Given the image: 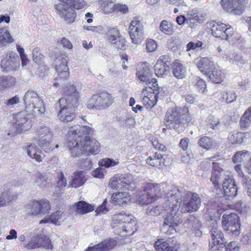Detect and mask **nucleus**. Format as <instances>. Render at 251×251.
I'll return each mask as SVG.
<instances>
[{
    "label": "nucleus",
    "mask_w": 251,
    "mask_h": 251,
    "mask_svg": "<svg viewBox=\"0 0 251 251\" xmlns=\"http://www.w3.org/2000/svg\"><path fill=\"white\" fill-rule=\"evenodd\" d=\"M15 197L9 190L4 191L0 194V207L6 205L7 203L14 200Z\"/></svg>",
    "instance_id": "ea45409f"
},
{
    "label": "nucleus",
    "mask_w": 251,
    "mask_h": 251,
    "mask_svg": "<svg viewBox=\"0 0 251 251\" xmlns=\"http://www.w3.org/2000/svg\"><path fill=\"white\" fill-rule=\"evenodd\" d=\"M68 57H59L54 60L55 69L58 73V79L65 78L69 75V68L67 66Z\"/></svg>",
    "instance_id": "4be33fe9"
},
{
    "label": "nucleus",
    "mask_w": 251,
    "mask_h": 251,
    "mask_svg": "<svg viewBox=\"0 0 251 251\" xmlns=\"http://www.w3.org/2000/svg\"><path fill=\"white\" fill-rule=\"evenodd\" d=\"M107 202V199H105L102 203L97 208L95 212L97 215L105 214L108 212V210L106 207Z\"/></svg>",
    "instance_id": "774afa93"
},
{
    "label": "nucleus",
    "mask_w": 251,
    "mask_h": 251,
    "mask_svg": "<svg viewBox=\"0 0 251 251\" xmlns=\"http://www.w3.org/2000/svg\"><path fill=\"white\" fill-rule=\"evenodd\" d=\"M107 36L108 41L113 44L116 41L119 39L121 36H119V30L116 28H110L108 30Z\"/></svg>",
    "instance_id": "8fccbe9b"
},
{
    "label": "nucleus",
    "mask_w": 251,
    "mask_h": 251,
    "mask_svg": "<svg viewBox=\"0 0 251 251\" xmlns=\"http://www.w3.org/2000/svg\"><path fill=\"white\" fill-rule=\"evenodd\" d=\"M36 135L39 146L46 152H50V140L52 137L51 129L47 126L42 125L37 128Z\"/></svg>",
    "instance_id": "9b49d317"
},
{
    "label": "nucleus",
    "mask_w": 251,
    "mask_h": 251,
    "mask_svg": "<svg viewBox=\"0 0 251 251\" xmlns=\"http://www.w3.org/2000/svg\"><path fill=\"white\" fill-rule=\"evenodd\" d=\"M197 66L201 72L206 75L211 70L214 68L213 62L208 57H201L198 59Z\"/></svg>",
    "instance_id": "c85d7f7f"
},
{
    "label": "nucleus",
    "mask_w": 251,
    "mask_h": 251,
    "mask_svg": "<svg viewBox=\"0 0 251 251\" xmlns=\"http://www.w3.org/2000/svg\"><path fill=\"white\" fill-rule=\"evenodd\" d=\"M207 124L210 127L213 129H218L220 126L219 119L216 118L212 115H210L208 117Z\"/></svg>",
    "instance_id": "4d7b16f0"
},
{
    "label": "nucleus",
    "mask_w": 251,
    "mask_h": 251,
    "mask_svg": "<svg viewBox=\"0 0 251 251\" xmlns=\"http://www.w3.org/2000/svg\"><path fill=\"white\" fill-rule=\"evenodd\" d=\"M133 182V178L130 174L115 175L111 179L109 186L113 189H128V186Z\"/></svg>",
    "instance_id": "dca6fc26"
},
{
    "label": "nucleus",
    "mask_w": 251,
    "mask_h": 251,
    "mask_svg": "<svg viewBox=\"0 0 251 251\" xmlns=\"http://www.w3.org/2000/svg\"><path fill=\"white\" fill-rule=\"evenodd\" d=\"M25 110L29 114H40L45 111L43 101L37 93L33 91H27L23 98Z\"/></svg>",
    "instance_id": "20e7f679"
},
{
    "label": "nucleus",
    "mask_w": 251,
    "mask_h": 251,
    "mask_svg": "<svg viewBox=\"0 0 251 251\" xmlns=\"http://www.w3.org/2000/svg\"><path fill=\"white\" fill-rule=\"evenodd\" d=\"M248 135L250 136L249 133H241L236 132L232 134H229L228 136V139L232 144H241L243 140V137L245 135Z\"/></svg>",
    "instance_id": "79ce46f5"
},
{
    "label": "nucleus",
    "mask_w": 251,
    "mask_h": 251,
    "mask_svg": "<svg viewBox=\"0 0 251 251\" xmlns=\"http://www.w3.org/2000/svg\"><path fill=\"white\" fill-rule=\"evenodd\" d=\"M49 219L51 223L57 225H60V223L63 221L62 219L61 212L56 211L52 213L50 216Z\"/></svg>",
    "instance_id": "3c124183"
},
{
    "label": "nucleus",
    "mask_w": 251,
    "mask_h": 251,
    "mask_svg": "<svg viewBox=\"0 0 251 251\" xmlns=\"http://www.w3.org/2000/svg\"><path fill=\"white\" fill-rule=\"evenodd\" d=\"M129 33L132 42L134 44H140L142 40L144 28L138 18H134L131 22L129 27Z\"/></svg>",
    "instance_id": "2eb2a0df"
},
{
    "label": "nucleus",
    "mask_w": 251,
    "mask_h": 251,
    "mask_svg": "<svg viewBox=\"0 0 251 251\" xmlns=\"http://www.w3.org/2000/svg\"><path fill=\"white\" fill-rule=\"evenodd\" d=\"M229 176L226 175L225 171L220 167L218 163L213 162V171L210 180L215 187L219 188L225 180V178H227Z\"/></svg>",
    "instance_id": "6ab92c4d"
},
{
    "label": "nucleus",
    "mask_w": 251,
    "mask_h": 251,
    "mask_svg": "<svg viewBox=\"0 0 251 251\" xmlns=\"http://www.w3.org/2000/svg\"><path fill=\"white\" fill-rule=\"evenodd\" d=\"M222 223L224 229L233 236H237L240 234V219L236 214L231 213L229 214H224Z\"/></svg>",
    "instance_id": "9d476101"
},
{
    "label": "nucleus",
    "mask_w": 251,
    "mask_h": 251,
    "mask_svg": "<svg viewBox=\"0 0 251 251\" xmlns=\"http://www.w3.org/2000/svg\"><path fill=\"white\" fill-rule=\"evenodd\" d=\"M50 209L48 200L34 201L28 204L26 211L30 215L41 217L48 214Z\"/></svg>",
    "instance_id": "f8f14e48"
},
{
    "label": "nucleus",
    "mask_w": 251,
    "mask_h": 251,
    "mask_svg": "<svg viewBox=\"0 0 251 251\" xmlns=\"http://www.w3.org/2000/svg\"><path fill=\"white\" fill-rule=\"evenodd\" d=\"M26 250H31L43 247L46 250L52 249L51 240L46 235L42 234H37L32 237L31 240L24 245Z\"/></svg>",
    "instance_id": "ddd939ff"
},
{
    "label": "nucleus",
    "mask_w": 251,
    "mask_h": 251,
    "mask_svg": "<svg viewBox=\"0 0 251 251\" xmlns=\"http://www.w3.org/2000/svg\"><path fill=\"white\" fill-rule=\"evenodd\" d=\"M130 200V195L128 193L124 192L113 193L110 198V201L115 205H118L124 207L126 206Z\"/></svg>",
    "instance_id": "bb28decb"
},
{
    "label": "nucleus",
    "mask_w": 251,
    "mask_h": 251,
    "mask_svg": "<svg viewBox=\"0 0 251 251\" xmlns=\"http://www.w3.org/2000/svg\"><path fill=\"white\" fill-rule=\"evenodd\" d=\"M164 157V154L156 152L152 156H150L147 159V163L151 166L160 169L163 165H167L165 164L166 158Z\"/></svg>",
    "instance_id": "c756f323"
},
{
    "label": "nucleus",
    "mask_w": 251,
    "mask_h": 251,
    "mask_svg": "<svg viewBox=\"0 0 251 251\" xmlns=\"http://www.w3.org/2000/svg\"><path fill=\"white\" fill-rule=\"evenodd\" d=\"M180 108L177 107L170 108L167 111L164 123L166 126L169 129L182 130L183 127L184 114H181Z\"/></svg>",
    "instance_id": "39448f33"
},
{
    "label": "nucleus",
    "mask_w": 251,
    "mask_h": 251,
    "mask_svg": "<svg viewBox=\"0 0 251 251\" xmlns=\"http://www.w3.org/2000/svg\"><path fill=\"white\" fill-rule=\"evenodd\" d=\"M154 68L155 74L158 77H164L167 75L169 74L170 69L169 65L164 64L160 60H158Z\"/></svg>",
    "instance_id": "c9c22d12"
},
{
    "label": "nucleus",
    "mask_w": 251,
    "mask_h": 251,
    "mask_svg": "<svg viewBox=\"0 0 251 251\" xmlns=\"http://www.w3.org/2000/svg\"><path fill=\"white\" fill-rule=\"evenodd\" d=\"M76 209L78 212L86 214L94 210V206L84 201H80L76 204Z\"/></svg>",
    "instance_id": "a19ab883"
},
{
    "label": "nucleus",
    "mask_w": 251,
    "mask_h": 251,
    "mask_svg": "<svg viewBox=\"0 0 251 251\" xmlns=\"http://www.w3.org/2000/svg\"><path fill=\"white\" fill-rule=\"evenodd\" d=\"M160 186L159 184L148 183L145 185L144 190L156 200L161 195Z\"/></svg>",
    "instance_id": "f704fd0d"
},
{
    "label": "nucleus",
    "mask_w": 251,
    "mask_h": 251,
    "mask_svg": "<svg viewBox=\"0 0 251 251\" xmlns=\"http://www.w3.org/2000/svg\"><path fill=\"white\" fill-rule=\"evenodd\" d=\"M15 82V77L12 76L0 77V86L3 88L13 86Z\"/></svg>",
    "instance_id": "c03bdc74"
},
{
    "label": "nucleus",
    "mask_w": 251,
    "mask_h": 251,
    "mask_svg": "<svg viewBox=\"0 0 251 251\" xmlns=\"http://www.w3.org/2000/svg\"><path fill=\"white\" fill-rule=\"evenodd\" d=\"M115 0H99L100 8L105 14H109L113 12L115 5L114 2Z\"/></svg>",
    "instance_id": "4c0bfd02"
},
{
    "label": "nucleus",
    "mask_w": 251,
    "mask_h": 251,
    "mask_svg": "<svg viewBox=\"0 0 251 251\" xmlns=\"http://www.w3.org/2000/svg\"><path fill=\"white\" fill-rule=\"evenodd\" d=\"M146 213L148 215L156 216L160 214V210L157 205H149L146 209Z\"/></svg>",
    "instance_id": "e2e57ef3"
},
{
    "label": "nucleus",
    "mask_w": 251,
    "mask_h": 251,
    "mask_svg": "<svg viewBox=\"0 0 251 251\" xmlns=\"http://www.w3.org/2000/svg\"><path fill=\"white\" fill-rule=\"evenodd\" d=\"M114 99L111 95L107 92H102L93 95L87 103V108L90 109H103L109 107L113 102Z\"/></svg>",
    "instance_id": "0eeeda50"
},
{
    "label": "nucleus",
    "mask_w": 251,
    "mask_h": 251,
    "mask_svg": "<svg viewBox=\"0 0 251 251\" xmlns=\"http://www.w3.org/2000/svg\"><path fill=\"white\" fill-rule=\"evenodd\" d=\"M32 179L34 180L33 184L40 188L45 187L47 184V178L40 172H37L33 175Z\"/></svg>",
    "instance_id": "58836bf2"
},
{
    "label": "nucleus",
    "mask_w": 251,
    "mask_h": 251,
    "mask_svg": "<svg viewBox=\"0 0 251 251\" xmlns=\"http://www.w3.org/2000/svg\"><path fill=\"white\" fill-rule=\"evenodd\" d=\"M160 30L164 34L171 35L173 32V26L166 20H163L159 26Z\"/></svg>",
    "instance_id": "a18cd8bd"
},
{
    "label": "nucleus",
    "mask_w": 251,
    "mask_h": 251,
    "mask_svg": "<svg viewBox=\"0 0 251 251\" xmlns=\"http://www.w3.org/2000/svg\"><path fill=\"white\" fill-rule=\"evenodd\" d=\"M65 97L60 99L55 104V108L59 109V119L63 122L73 121L76 115L74 112L78 104V93L75 87L71 84L64 88Z\"/></svg>",
    "instance_id": "f03ea898"
},
{
    "label": "nucleus",
    "mask_w": 251,
    "mask_h": 251,
    "mask_svg": "<svg viewBox=\"0 0 251 251\" xmlns=\"http://www.w3.org/2000/svg\"><path fill=\"white\" fill-rule=\"evenodd\" d=\"M182 197L181 192L177 187L173 186L170 187L164 197L163 208L168 211L164 218L162 230L167 235H175L176 228L182 222L178 213Z\"/></svg>",
    "instance_id": "f257e3e1"
},
{
    "label": "nucleus",
    "mask_w": 251,
    "mask_h": 251,
    "mask_svg": "<svg viewBox=\"0 0 251 251\" xmlns=\"http://www.w3.org/2000/svg\"><path fill=\"white\" fill-rule=\"evenodd\" d=\"M112 221L114 224L125 223V225L122 226V228L123 230L126 232H129L130 231V228H132L131 225H136L135 221L134 220L123 213L114 215L112 217Z\"/></svg>",
    "instance_id": "a878e982"
},
{
    "label": "nucleus",
    "mask_w": 251,
    "mask_h": 251,
    "mask_svg": "<svg viewBox=\"0 0 251 251\" xmlns=\"http://www.w3.org/2000/svg\"><path fill=\"white\" fill-rule=\"evenodd\" d=\"M15 127L16 128L17 132L20 133L23 131H26L29 129L31 126L27 122L25 116L22 112H20L16 115Z\"/></svg>",
    "instance_id": "cd10ccee"
},
{
    "label": "nucleus",
    "mask_w": 251,
    "mask_h": 251,
    "mask_svg": "<svg viewBox=\"0 0 251 251\" xmlns=\"http://www.w3.org/2000/svg\"><path fill=\"white\" fill-rule=\"evenodd\" d=\"M116 240L108 238L93 247H88L85 251H109L116 246Z\"/></svg>",
    "instance_id": "393cba45"
},
{
    "label": "nucleus",
    "mask_w": 251,
    "mask_h": 251,
    "mask_svg": "<svg viewBox=\"0 0 251 251\" xmlns=\"http://www.w3.org/2000/svg\"><path fill=\"white\" fill-rule=\"evenodd\" d=\"M86 180L85 173L84 171H76L74 174L71 186L74 188L79 187L82 186Z\"/></svg>",
    "instance_id": "2f4dec72"
},
{
    "label": "nucleus",
    "mask_w": 251,
    "mask_h": 251,
    "mask_svg": "<svg viewBox=\"0 0 251 251\" xmlns=\"http://www.w3.org/2000/svg\"><path fill=\"white\" fill-rule=\"evenodd\" d=\"M154 201H155L154 198H152L150 195L145 192L144 190V193L139 198V201L142 204H148Z\"/></svg>",
    "instance_id": "603ef678"
},
{
    "label": "nucleus",
    "mask_w": 251,
    "mask_h": 251,
    "mask_svg": "<svg viewBox=\"0 0 251 251\" xmlns=\"http://www.w3.org/2000/svg\"><path fill=\"white\" fill-rule=\"evenodd\" d=\"M226 55L230 60H233L235 61L237 63V64L239 66H241L243 64H244L245 63L244 59H243L242 56H241L239 54H236L234 55L233 54H232V55H230V54L226 55Z\"/></svg>",
    "instance_id": "680f3d73"
},
{
    "label": "nucleus",
    "mask_w": 251,
    "mask_h": 251,
    "mask_svg": "<svg viewBox=\"0 0 251 251\" xmlns=\"http://www.w3.org/2000/svg\"><path fill=\"white\" fill-rule=\"evenodd\" d=\"M210 227H211L210 233L213 243L214 244L225 245L227 244L226 240L224 237L223 233L219 229L218 222L215 220L212 219L210 221Z\"/></svg>",
    "instance_id": "aec40b11"
},
{
    "label": "nucleus",
    "mask_w": 251,
    "mask_h": 251,
    "mask_svg": "<svg viewBox=\"0 0 251 251\" xmlns=\"http://www.w3.org/2000/svg\"><path fill=\"white\" fill-rule=\"evenodd\" d=\"M116 240L108 238L93 247H88L85 251H109L116 246Z\"/></svg>",
    "instance_id": "b1692460"
},
{
    "label": "nucleus",
    "mask_w": 251,
    "mask_h": 251,
    "mask_svg": "<svg viewBox=\"0 0 251 251\" xmlns=\"http://www.w3.org/2000/svg\"><path fill=\"white\" fill-rule=\"evenodd\" d=\"M118 161H116L113 159L109 158L102 159L99 161V162L100 166L102 167H105L106 168L115 166L118 165Z\"/></svg>",
    "instance_id": "864d4df0"
},
{
    "label": "nucleus",
    "mask_w": 251,
    "mask_h": 251,
    "mask_svg": "<svg viewBox=\"0 0 251 251\" xmlns=\"http://www.w3.org/2000/svg\"><path fill=\"white\" fill-rule=\"evenodd\" d=\"M13 41L12 37L7 30L4 28L0 29V43L1 44L11 43Z\"/></svg>",
    "instance_id": "09e8293b"
},
{
    "label": "nucleus",
    "mask_w": 251,
    "mask_h": 251,
    "mask_svg": "<svg viewBox=\"0 0 251 251\" xmlns=\"http://www.w3.org/2000/svg\"><path fill=\"white\" fill-rule=\"evenodd\" d=\"M221 95V97L220 100H225L227 103H231L235 101L237 97L236 93L232 90L226 91Z\"/></svg>",
    "instance_id": "37998d69"
},
{
    "label": "nucleus",
    "mask_w": 251,
    "mask_h": 251,
    "mask_svg": "<svg viewBox=\"0 0 251 251\" xmlns=\"http://www.w3.org/2000/svg\"><path fill=\"white\" fill-rule=\"evenodd\" d=\"M93 132L92 128L87 126L75 125L69 130L70 135H78L80 138V144L83 146L85 153L88 155L97 154L100 151L98 142L91 138Z\"/></svg>",
    "instance_id": "7ed1b4c3"
},
{
    "label": "nucleus",
    "mask_w": 251,
    "mask_h": 251,
    "mask_svg": "<svg viewBox=\"0 0 251 251\" xmlns=\"http://www.w3.org/2000/svg\"><path fill=\"white\" fill-rule=\"evenodd\" d=\"M154 247L156 251H177L179 248L174 236L169 238L165 241L157 240L154 244Z\"/></svg>",
    "instance_id": "412c9836"
},
{
    "label": "nucleus",
    "mask_w": 251,
    "mask_h": 251,
    "mask_svg": "<svg viewBox=\"0 0 251 251\" xmlns=\"http://www.w3.org/2000/svg\"><path fill=\"white\" fill-rule=\"evenodd\" d=\"M222 184L225 196L233 198L237 195L238 189L235 181L230 176L228 177L227 178H225Z\"/></svg>",
    "instance_id": "5701e85b"
},
{
    "label": "nucleus",
    "mask_w": 251,
    "mask_h": 251,
    "mask_svg": "<svg viewBox=\"0 0 251 251\" xmlns=\"http://www.w3.org/2000/svg\"><path fill=\"white\" fill-rule=\"evenodd\" d=\"M147 86L146 87V89H150L152 90V93L153 94H155V92H160L159 89L160 88L158 86L157 80L155 78H152L151 77V79L147 82Z\"/></svg>",
    "instance_id": "5fc2aeb1"
},
{
    "label": "nucleus",
    "mask_w": 251,
    "mask_h": 251,
    "mask_svg": "<svg viewBox=\"0 0 251 251\" xmlns=\"http://www.w3.org/2000/svg\"><path fill=\"white\" fill-rule=\"evenodd\" d=\"M251 121V118L247 115H245L244 113L243 116L241 117L240 120V124L241 127H246L249 126L250 121Z\"/></svg>",
    "instance_id": "69168bd1"
},
{
    "label": "nucleus",
    "mask_w": 251,
    "mask_h": 251,
    "mask_svg": "<svg viewBox=\"0 0 251 251\" xmlns=\"http://www.w3.org/2000/svg\"><path fill=\"white\" fill-rule=\"evenodd\" d=\"M156 48L157 44L154 40L149 39L146 41V49L148 52L154 51Z\"/></svg>",
    "instance_id": "0e129e2a"
},
{
    "label": "nucleus",
    "mask_w": 251,
    "mask_h": 251,
    "mask_svg": "<svg viewBox=\"0 0 251 251\" xmlns=\"http://www.w3.org/2000/svg\"><path fill=\"white\" fill-rule=\"evenodd\" d=\"M210 79L216 83H219L223 81L225 78V74L222 72V71L218 68H216L214 66V68L211 70L208 73H207L206 75Z\"/></svg>",
    "instance_id": "72a5a7b5"
},
{
    "label": "nucleus",
    "mask_w": 251,
    "mask_h": 251,
    "mask_svg": "<svg viewBox=\"0 0 251 251\" xmlns=\"http://www.w3.org/2000/svg\"><path fill=\"white\" fill-rule=\"evenodd\" d=\"M221 5L226 12L235 15H241L245 6V0H221Z\"/></svg>",
    "instance_id": "4468645a"
},
{
    "label": "nucleus",
    "mask_w": 251,
    "mask_h": 251,
    "mask_svg": "<svg viewBox=\"0 0 251 251\" xmlns=\"http://www.w3.org/2000/svg\"><path fill=\"white\" fill-rule=\"evenodd\" d=\"M136 75L141 81L147 82L151 79L152 72L149 66L144 64L138 69Z\"/></svg>",
    "instance_id": "7c9ffc66"
},
{
    "label": "nucleus",
    "mask_w": 251,
    "mask_h": 251,
    "mask_svg": "<svg viewBox=\"0 0 251 251\" xmlns=\"http://www.w3.org/2000/svg\"><path fill=\"white\" fill-rule=\"evenodd\" d=\"M196 83L195 86L197 88L198 91L203 93L206 88V83L205 81L201 79L200 77H197L196 78Z\"/></svg>",
    "instance_id": "052dcab7"
},
{
    "label": "nucleus",
    "mask_w": 251,
    "mask_h": 251,
    "mask_svg": "<svg viewBox=\"0 0 251 251\" xmlns=\"http://www.w3.org/2000/svg\"><path fill=\"white\" fill-rule=\"evenodd\" d=\"M161 92H155V94H154L153 98H152L151 96H150V97H149V103L148 105V107H152L153 106H154L157 101L159 97V95Z\"/></svg>",
    "instance_id": "338daca9"
},
{
    "label": "nucleus",
    "mask_w": 251,
    "mask_h": 251,
    "mask_svg": "<svg viewBox=\"0 0 251 251\" xmlns=\"http://www.w3.org/2000/svg\"><path fill=\"white\" fill-rule=\"evenodd\" d=\"M212 142L210 138L207 136H203L199 140L198 144L202 148L208 150L212 147Z\"/></svg>",
    "instance_id": "49530a36"
},
{
    "label": "nucleus",
    "mask_w": 251,
    "mask_h": 251,
    "mask_svg": "<svg viewBox=\"0 0 251 251\" xmlns=\"http://www.w3.org/2000/svg\"><path fill=\"white\" fill-rule=\"evenodd\" d=\"M248 153L247 151H243L237 152L232 158V161L234 163H238L241 162L244 157Z\"/></svg>",
    "instance_id": "13d9d810"
},
{
    "label": "nucleus",
    "mask_w": 251,
    "mask_h": 251,
    "mask_svg": "<svg viewBox=\"0 0 251 251\" xmlns=\"http://www.w3.org/2000/svg\"><path fill=\"white\" fill-rule=\"evenodd\" d=\"M43 55L39 52V49L35 48L32 51V57L34 62L40 63L41 60L43 59Z\"/></svg>",
    "instance_id": "bf43d9fd"
},
{
    "label": "nucleus",
    "mask_w": 251,
    "mask_h": 251,
    "mask_svg": "<svg viewBox=\"0 0 251 251\" xmlns=\"http://www.w3.org/2000/svg\"><path fill=\"white\" fill-rule=\"evenodd\" d=\"M68 147L73 157H79L85 153V150L83 146H81L79 143L80 138L78 135H70L68 132Z\"/></svg>",
    "instance_id": "a211bd4d"
},
{
    "label": "nucleus",
    "mask_w": 251,
    "mask_h": 251,
    "mask_svg": "<svg viewBox=\"0 0 251 251\" xmlns=\"http://www.w3.org/2000/svg\"><path fill=\"white\" fill-rule=\"evenodd\" d=\"M57 179L56 190L57 191H60L64 189L67 185V180L64 177V174L62 172H60L57 174L56 176Z\"/></svg>",
    "instance_id": "de8ad7c7"
},
{
    "label": "nucleus",
    "mask_w": 251,
    "mask_h": 251,
    "mask_svg": "<svg viewBox=\"0 0 251 251\" xmlns=\"http://www.w3.org/2000/svg\"><path fill=\"white\" fill-rule=\"evenodd\" d=\"M61 3L54 5L57 14L68 23L75 22L76 13L71 7L73 0H59Z\"/></svg>",
    "instance_id": "423d86ee"
},
{
    "label": "nucleus",
    "mask_w": 251,
    "mask_h": 251,
    "mask_svg": "<svg viewBox=\"0 0 251 251\" xmlns=\"http://www.w3.org/2000/svg\"><path fill=\"white\" fill-rule=\"evenodd\" d=\"M180 211L182 213H191L197 211L201 204V199L197 193L187 192L180 203Z\"/></svg>",
    "instance_id": "1a4fd4ad"
},
{
    "label": "nucleus",
    "mask_w": 251,
    "mask_h": 251,
    "mask_svg": "<svg viewBox=\"0 0 251 251\" xmlns=\"http://www.w3.org/2000/svg\"><path fill=\"white\" fill-rule=\"evenodd\" d=\"M37 150L38 148L37 146L33 144L26 146L25 148L28 156L31 158L35 159L37 162H40L42 161V159L40 154H37Z\"/></svg>",
    "instance_id": "e433bc0d"
},
{
    "label": "nucleus",
    "mask_w": 251,
    "mask_h": 251,
    "mask_svg": "<svg viewBox=\"0 0 251 251\" xmlns=\"http://www.w3.org/2000/svg\"><path fill=\"white\" fill-rule=\"evenodd\" d=\"M209 26L211 27V33L214 37L230 42L234 41V38L232 36L234 31L231 26L215 21L211 22Z\"/></svg>",
    "instance_id": "6e6552de"
},
{
    "label": "nucleus",
    "mask_w": 251,
    "mask_h": 251,
    "mask_svg": "<svg viewBox=\"0 0 251 251\" xmlns=\"http://www.w3.org/2000/svg\"><path fill=\"white\" fill-rule=\"evenodd\" d=\"M174 75L178 79H182L186 75V69L179 61L176 60L172 66Z\"/></svg>",
    "instance_id": "473e14b6"
},
{
    "label": "nucleus",
    "mask_w": 251,
    "mask_h": 251,
    "mask_svg": "<svg viewBox=\"0 0 251 251\" xmlns=\"http://www.w3.org/2000/svg\"><path fill=\"white\" fill-rule=\"evenodd\" d=\"M0 66L5 72L17 70L20 66L18 55L13 51L9 52L1 60Z\"/></svg>",
    "instance_id": "f3484780"
},
{
    "label": "nucleus",
    "mask_w": 251,
    "mask_h": 251,
    "mask_svg": "<svg viewBox=\"0 0 251 251\" xmlns=\"http://www.w3.org/2000/svg\"><path fill=\"white\" fill-rule=\"evenodd\" d=\"M191 222H193L192 224V227L194 228L195 230V234L198 236H200L201 234V232L200 229L201 226V224L198 219L194 217H191L189 220Z\"/></svg>",
    "instance_id": "6e6d98bb"
}]
</instances>
